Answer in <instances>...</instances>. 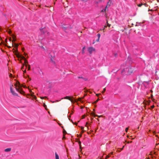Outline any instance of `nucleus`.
<instances>
[{"instance_id": "f257e3e1", "label": "nucleus", "mask_w": 159, "mask_h": 159, "mask_svg": "<svg viewBox=\"0 0 159 159\" xmlns=\"http://www.w3.org/2000/svg\"><path fill=\"white\" fill-rule=\"evenodd\" d=\"M15 85L16 86V89L17 91L21 94H23L24 93V92L22 90L21 85L19 81H17Z\"/></svg>"}, {"instance_id": "f03ea898", "label": "nucleus", "mask_w": 159, "mask_h": 159, "mask_svg": "<svg viewBox=\"0 0 159 159\" xmlns=\"http://www.w3.org/2000/svg\"><path fill=\"white\" fill-rule=\"evenodd\" d=\"M87 50L90 54H92L93 52H95V48L92 47H88L87 48Z\"/></svg>"}, {"instance_id": "7ed1b4c3", "label": "nucleus", "mask_w": 159, "mask_h": 159, "mask_svg": "<svg viewBox=\"0 0 159 159\" xmlns=\"http://www.w3.org/2000/svg\"><path fill=\"white\" fill-rule=\"evenodd\" d=\"M36 70L37 72V73H35L36 74H38L40 75H43V73L42 70L39 68H37Z\"/></svg>"}, {"instance_id": "20e7f679", "label": "nucleus", "mask_w": 159, "mask_h": 159, "mask_svg": "<svg viewBox=\"0 0 159 159\" xmlns=\"http://www.w3.org/2000/svg\"><path fill=\"white\" fill-rule=\"evenodd\" d=\"M13 86V85H11V86L10 87V91L11 92L12 94V95H13L14 96H18V94L17 93H16L13 90V89L12 87Z\"/></svg>"}, {"instance_id": "39448f33", "label": "nucleus", "mask_w": 159, "mask_h": 159, "mask_svg": "<svg viewBox=\"0 0 159 159\" xmlns=\"http://www.w3.org/2000/svg\"><path fill=\"white\" fill-rule=\"evenodd\" d=\"M15 55L18 58H20L22 59H23L24 60H25V58L22 55H20L19 53H17L16 52L15 53Z\"/></svg>"}, {"instance_id": "423d86ee", "label": "nucleus", "mask_w": 159, "mask_h": 159, "mask_svg": "<svg viewBox=\"0 0 159 159\" xmlns=\"http://www.w3.org/2000/svg\"><path fill=\"white\" fill-rule=\"evenodd\" d=\"M127 69L128 70L127 71L129 74H130L132 73L133 70V68L132 67L129 66L127 68Z\"/></svg>"}, {"instance_id": "0eeeda50", "label": "nucleus", "mask_w": 159, "mask_h": 159, "mask_svg": "<svg viewBox=\"0 0 159 159\" xmlns=\"http://www.w3.org/2000/svg\"><path fill=\"white\" fill-rule=\"evenodd\" d=\"M14 44V47H15L16 48V51H14L13 52H17V51H18V50H17V48H18V45L17 44H16L15 43H13Z\"/></svg>"}, {"instance_id": "6e6552de", "label": "nucleus", "mask_w": 159, "mask_h": 159, "mask_svg": "<svg viewBox=\"0 0 159 159\" xmlns=\"http://www.w3.org/2000/svg\"><path fill=\"white\" fill-rule=\"evenodd\" d=\"M68 99V100H70L71 102H73V100L71 99L70 97L69 96H66V97H64V98H62L61 99Z\"/></svg>"}, {"instance_id": "1a4fd4ad", "label": "nucleus", "mask_w": 159, "mask_h": 159, "mask_svg": "<svg viewBox=\"0 0 159 159\" xmlns=\"http://www.w3.org/2000/svg\"><path fill=\"white\" fill-rule=\"evenodd\" d=\"M40 30L41 33L43 34H44L45 33L47 32V30L43 28L40 29Z\"/></svg>"}, {"instance_id": "9d476101", "label": "nucleus", "mask_w": 159, "mask_h": 159, "mask_svg": "<svg viewBox=\"0 0 159 159\" xmlns=\"http://www.w3.org/2000/svg\"><path fill=\"white\" fill-rule=\"evenodd\" d=\"M12 37L13 38V40H12V43H13L15 41H16V36L14 35V34H12L11 35Z\"/></svg>"}, {"instance_id": "9b49d317", "label": "nucleus", "mask_w": 159, "mask_h": 159, "mask_svg": "<svg viewBox=\"0 0 159 159\" xmlns=\"http://www.w3.org/2000/svg\"><path fill=\"white\" fill-rule=\"evenodd\" d=\"M77 78H79V79H83V80H84L85 81L87 80H88L87 79L85 78H84L82 76H78L77 77Z\"/></svg>"}, {"instance_id": "f8f14e48", "label": "nucleus", "mask_w": 159, "mask_h": 159, "mask_svg": "<svg viewBox=\"0 0 159 159\" xmlns=\"http://www.w3.org/2000/svg\"><path fill=\"white\" fill-rule=\"evenodd\" d=\"M11 150V148H8L5 149L4 151L5 152H9Z\"/></svg>"}, {"instance_id": "ddd939ff", "label": "nucleus", "mask_w": 159, "mask_h": 159, "mask_svg": "<svg viewBox=\"0 0 159 159\" xmlns=\"http://www.w3.org/2000/svg\"><path fill=\"white\" fill-rule=\"evenodd\" d=\"M55 159H59V157L58 154L57 152H55Z\"/></svg>"}, {"instance_id": "4468645a", "label": "nucleus", "mask_w": 159, "mask_h": 159, "mask_svg": "<svg viewBox=\"0 0 159 159\" xmlns=\"http://www.w3.org/2000/svg\"><path fill=\"white\" fill-rule=\"evenodd\" d=\"M78 143H79V144L80 148V151L81 152V151H82V147H81V142L80 141H79L78 142Z\"/></svg>"}, {"instance_id": "2eb2a0df", "label": "nucleus", "mask_w": 159, "mask_h": 159, "mask_svg": "<svg viewBox=\"0 0 159 159\" xmlns=\"http://www.w3.org/2000/svg\"><path fill=\"white\" fill-rule=\"evenodd\" d=\"M84 98V97H83L82 98H78V100L80 101V102H83V101L81 99L82 98L83 99Z\"/></svg>"}, {"instance_id": "dca6fc26", "label": "nucleus", "mask_w": 159, "mask_h": 159, "mask_svg": "<svg viewBox=\"0 0 159 159\" xmlns=\"http://www.w3.org/2000/svg\"><path fill=\"white\" fill-rule=\"evenodd\" d=\"M106 22L107 23V26H108L109 27H110L111 25L108 23V21L107 20H106Z\"/></svg>"}, {"instance_id": "f3484780", "label": "nucleus", "mask_w": 159, "mask_h": 159, "mask_svg": "<svg viewBox=\"0 0 159 159\" xmlns=\"http://www.w3.org/2000/svg\"><path fill=\"white\" fill-rule=\"evenodd\" d=\"M107 27V26H106V25L104 26V28H103V29H100V30H101V31L103 30V32H104L105 31L104 30L105 29V28L106 27Z\"/></svg>"}, {"instance_id": "a211bd4d", "label": "nucleus", "mask_w": 159, "mask_h": 159, "mask_svg": "<svg viewBox=\"0 0 159 159\" xmlns=\"http://www.w3.org/2000/svg\"><path fill=\"white\" fill-rule=\"evenodd\" d=\"M34 94V93H33L31 95V96L32 97H33L34 98L36 99V97L35 96L33 95Z\"/></svg>"}, {"instance_id": "6ab92c4d", "label": "nucleus", "mask_w": 159, "mask_h": 159, "mask_svg": "<svg viewBox=\"0 0 159 159\" xmlns=\"http://www.w3.org/2000/svg\"><path fill=\"white\" fill-rule=\"evenodd\" d=\"M85 49V47H84L83 48H82V53L83 54H84V50Z\"/></svg>"}, {"instance_id": "aec40b11", "label": "nucleus", "mask_w": 159, "mask_h": 159, "mask_svg": "<svg viewBox=\"0 0 159 159\" xmlns=\"http://www.w3.org/2000/svg\"><path fill=\"white\" fill-rule=\"evenodd\" d=\"M30 65H28V70H30Z\"/></svg>"}, {"instance_id": "412c9836", "label": "nucleus", "mask_w": 159, "mask_h": 159, "mask_svg": "<svg viewBox=\"0 0 159 159\" xmlns=\"http://www.w3.org/2000/svg\"><path fill=\"white\" fill-rule=\"evenodd\" d=\"M99 100V98H98L94 102V103H96L97 102H98V101Z\"/></svg>"}, {"instance_id": "4be33fe9", "label": "nucleus", "mask_w": 159, "mask_h": 159, "mask_svg": "<svg viewBox=\"0 0 159 159\" xmlns=\"http://www.w3.org/2000/svg\"><path fill=\"white\" fill-rule=\"evenodd\" d=\"M142 5H143V4L142 3H141L140 4H139L138 5V6L139 7H141Z\"/></svg>"}, {"instance_id": "5701e85b", "label": "nucleus", "mask_w": 159, "mask_h": 159, "mask_svg": "<svg viewBox=\"0 0 159 159\" xmlns=\"http://www.w3.org/2000/svg\"><path fill=\"white\" fill-rule=\"evenodd\" d=\"M25 64H26L28 63V61L25 59Z\"/></svg>"}, {"instance_id": "b1692460", "label": "nucleus", "mask_w": 159, "mask_h": 159, "mask_svg": "<svg viewBox=\"0 0 159 159\" xmlns=\"http://www.w3.org/2000/svg\"><path fill=\"white\" fill-rule=\"evenodd\" d=\"M106 11V9H103L101 11L102 12H105Z\"/></svg>"}, {"instance_id": "393cba45", "label": "nucleus", "mask_w": 159, "mask_h": 159, "mask_svg": "<svg viewBox=\"0 0 159 159\" xmlns=\"http://www.w3.org/2000/svg\"><path fill=\"white\" fill-rule=\"evenodd\" d=\"M128 129H129V128L128 127H127V128H126V129H125V131L126 132H127Z\"/></svg>"}, {"instance_id": "a878e982", "label": "nucleus", "mask_w": 159, "mask_h": 159, "mask_svg": "<svg viewBox=\"0 0 159 159\" xmlns=\"http://www.w3.org/2000/svg\"><path fill=\"white\" fill-rule=\"evenodd\" d=\"M87 115H84L82 116V118L84 119L85 116H86Z\"/></svg>"}, {"instance_id": "bb28decb", "label": "nucleus", "mask_w": 159, "mask_h": 159, "mask_svg": "<svg viewBox=\"0 0 159 159\" xmlns=\"http://www.w3.org/2000/svg\"><path fill=\"white\" fill-rule=\"evenodd\" d=\"M97 36H98V38L99 39L100 38V34H97Z\"/></svg>"}, {"instance_id": "cd10ccee", "label": "nucleus", "mask_w": 159, "mask_h": 159, "mask_svg": "<svg viewBox=\"0 0 159 159\" xmlns=\"http://www.w3.org/2000/svg\"><path fill=\"white\" fill-rule=\"evenodd\" d=\"M25 65V64L24 63H23L22 64V66L21 67V69H22L24 67V66Z\"/></svg>"}, {"instance_id": "c85d7f7f", "label": "nucleus", "mask_w": 159, "mask_h": 159, "mask_svg": "<svg viewBox=\"0 0 159 159\" xmlns=\"http://www.w3.org/2000/svg\"><path fill=\"white\" fill-rule=\"evenodd\" d=\"M105 90H106V88H104V89H103V91H102V93H104L105 92Z\"/></svg>"}, {"instance_id": "c756f323", "label": "nucleus", "mask_w": 159, "mask_h": 159, "mask_svg": "<svg viewBox=\"0 0 159 159\" xmlns=\"http://www.w3.org/2000/svg\"><path fill=\"white\" fill-rule=\"evenodd\" d=\"M43 107L45 108L46 109V107H47V106L45 103L43 104Z\"/></svg>"}, {"instance_id": "7c9ffc66", "label": "nucleus", "mask_w": 159, "mask_h": 159, "mask_svg": "<svg viewBox=\"0 0 159 159\" xmlns=\"http://www.w3.org/2000/svg\"><path fill=\"white\" fill-rule=\"evenodd\" d=\"M63 134L66 133V131L64 129V130L63 131Z\"/></svg>"}, {"instance_id": "2f4dec72", "label": "nucleus", "mask_w": 159, "mask_h": 159, "mask_svg": "<svg viewBox=\"0 0 159 159\" xmlns=\"http://www.w3.org/2000/svg\"><path fill=\"white\" fill-rule=\"evenodd\" d=\"M8 32L9 33V34H11V30H9L8 31Z\"/></svg>"}, {"instance_id": "473e14b6", "label": "nucleus", "mask_w": 159, "mask_h": 159, "mask_svg": "<svg viewBox=\"0 0 159 159\" xmlns=\"http://www.w3.org/2000/svg\"><path fill=\"white\" fill-rule=\"evenodd\" d=\"M101 95V94L100 93H99V94H96V96L97 97H98L99 96V95Z\"/></svg>"}, {"instance_id": "72a5a7b5", "label": "nucleus", "mask_w": 159, "mask_h": 159, "mask_svg": "<svg viewBox=\"0 0 159 159\" xmlns=\"http://www.w3.org/2000/svg\"><path fill=\"white\" fill-rule=\"evenodd\" d=\"M94 113H93V112H92L91 113V115L92 116H94Z\"/></svg>"}, {"instance_id": "f704fd0d", "label": "nucleus", "mask_w": 159, "mask_h": 159, "mask_svg": "<svg viewBox=\"0 0 159 159\" xmlns=\"http://www.w3.org/2000/svg\"><path fill=\"white\" fill-rule=\"evenodd\" d=\"M109 157V156L108 155H107L105 158L106 159L107 158Z\"/></svg>"}, {"instance_id": "c9c22d12", "label": "nucleus", "mask_w": 159, "mask_h": 159, "mask_svg": "<svg viewBox=\"0 0 159 159\" xmlns=\"http://www.w3.org/2000/svg\"><path fill=\"white\" fill-rule=\"evenodd\" d=\"M99 39L98 38L96 40V41L97 42H98L99 41Z\"/></svg>"}, {"instance_id": "e433bc0d", "label": "nucleus", "mask_w": 159, "mask_h": 159, "mask_svg": "<svg viewBox=\"0 0 159 159\" xmlns=\"http://www.w3.org/2000/svg\"><path fill=\"white\" fill-rule=\"evenodd\" d=\"M41 48H42L44 50L45 49V48H44V47L43 46H42L41 47Z\"/></svg>"}, {"instance_id": "4c0bfd02", "label": "nucleus", "mask_w": 159, "mask_h": 159, "mask_svg": "<svg viewBox=\"0 0 159 159\" xmlns=\"http://www.w3.org/2000/svg\"><path fill=\"white\" fill-rule=\"evenodd\" d=\"M117 53H115L114 54V56H115L116 57H117Z\"/></svg>"}, {"instance_id": "58836bf2", "label": "nucleus", "mask_w": 159, "mask_h": 159, "mask_svg": "<svg viewBox=\"0 0 159 159\" xmlns=\"http://www.w3.org/2000/svg\"><path fill=\"white\" fill-rule=\"evenodd\" d=\"M51 60L52 62L54 63H55L54 61L52 59H51Z\"/></svg>"}, {"instance_id": "ea45409f", "label": "nucleus", "mask_w": 159, "mask_h": 159, "mask_svg": "<svg viewBox=\"0 0 159 159\" xmlns=\"http://www.w3.org/2000/svg\"><path fill=\"white\" fill-rule=\"evenodd\" d=\"M102 116V115H101V116H98H98L97 117H98L99 118H100V117H101Z\"/></svg>"}, {"instance_id": "a19ab883", "label": "nucleus", "mask_w": 159, "mask_h": 159, "mask_svg": "<svg viewBox=\"0 0 159 159\" xmlns=\"http://www.w3.org/2000/svg\"><path fill=\"white\" fill-rule=\"evenodd\" d=\"M26 72V69H25V70H24L23 71V73H24V74H25Z\"/></svg>"}, {"instance_id": "79ce46f5", "label": "nucleus", "mask_w": 159, "mask_h": 159, "mask_svg": "<svg viewBox=\"0 0 159 159\" xmlns=\"http://www.w3.org/2000/svg\"><path fill=\"white\" fill-rule=\"evenodd\" d=\"M154 107V105H152L151 107L152 109Z\"/></svg>"}, {"instance_id": "37998d69", "label": "nucleus", "mask_w": 159, "mask_h": 159, "mask_svg": "<svg viewBox=\"0 0 159 159\" xmlns=\"http://www.w3.org/2000/svg\"><path fill=\"white\" fill-rule=\"evenodd\" d=\"M84 129V127H81V129L82 130H83Z\"/></svg>"}, {"instance_id": "c03bdc74", "label": "nucleus", "mask_w": 159, "mask_h": 159, "mask_svg": "<svg viewBox=\"0 0 159 159\" xmlns=\"http://www.w3.org/2000/svg\"><path fill=\"white\" fill-rule=\"evenodd\" d=\"M94 117H96L98 116V115L94 114Z\"/></svg>"}, {"instance_id": "a18cd8bd", "label": "nucleus", "mask_w": 159, "mask_h": 159, "mask_svg": "<svg viewBox=\"0 0 159 159\" xmlns=\"http://www.w3.org/2000/svg\"><path fill=\"white\" fill-rule=\"evenodd\" d=\"M124 146H123V147L122 148H121V149H120L121 151V150H122L123 149V148H124Z\"/></svg>"}, {"instance_id": "49530a36", "label": "nucleus", "mask_w": 159, "mask_h": 159, "mask_svg": "<svg viewBox=\"0 0 159 159\" xmlns=\"http://www.w3.org/2000/svg\"><path fill=\"white\" fill-rule=\"evenodd\" d=\"M28 78H29V80H31V79L29 77V75H28Z\"/></svg>"}, {"instance_id": "de8ad7c7", "label": "nucleus", "mask_w": 159, "mask_h": 159, "mask_svg": "<svg viewBox=\"0 0 159 159\" xmlns=\"http://www.w3.org/2000/svg\"><path fill=\"white\" fill-rule=\"evenodd\" d=\"M21 87H23L24 88H26V86H24V85H21Z\"/></svg>"}, {"instance_id": "09e8293b", "label": "nucleus", "mask_w": 159, "mask_h": 159, "mask_svg": "<svg viewBox=\"0 0 159 159\" xmlns=\"http://www.w3.org/2000/svg\"><path fill=\"white\" fill-rule=\"evenodd\" d=\"M12 74H10L9 75V76H10V77H12Z\"/></svg>"}, {"instance_id": "8fccbe9b", "label": "nucleus", "mask_w": 159, "mask_h": 159, "mask_svg": "<svg viewBox=\"0 0 159 159\" xmlns=\"http://www.w3.org/2000/svg\"><path fill=\"white\" fill-rule=\"evenodd\" d=\"M107 6H110V5H109V2H107Z\"/></svg>"}, {"instance_id": "3c124183", "label": "nucleus", "mask_w": 159, "mask_h": 159, "mask_svg": "<svg viewBox=\"0 0 159 159\" xmlns=\"http://www.w3.org/2000/svg\"><path fill=\"white\" fill-rule=\"evenodd\" d=\"M40 98L41 99H44V97H40Z\"/></svg>"}, {"instance_id": "603ef678", "label": "nucleus", "mask_w": 159, "mask_h": 159, "mask_svg": "<svg viewBox=\"0 0 159 159\" xmlns=\"http://www.w3.org/2000/svg\"><path fill=\"white\" fill-rule=\"evenodd\" d=\"M85 126L87 127L88 129H89V127L87 126V125L86 124Z\"/></svg>"}, {"instance_id": "864d4df0", "label": "nucleus", "mask_w": 159, "mask_h": 159, "mask_svg": "<svg viewBox=\"0 0 159 159\" xmlns=\"http://www.w3.org/2000/svg\"><path fill=\"white\" fill-rule=\"evenodd\" d=\"M132 142V141H130V142H127V143H131Z\"/></svg>"}, {"instance_id": "5fc2aeb1", "label": "nucleus", "mask_w": 159, "mask_h": 159, "mask_svg": "<svg viewBox=\"0 0 159 159\" xmlns=\"http://www.w3.org/2000/svg\"><path fill=\"white\" fill-rule=\"evenodd\" d=\"M143 5H144L145 6H146L147 4L146 3H144V4H143Z\"/></svg>"}, {"instance_id": "6e6d98bb", "label": "nucleus", "mask_w": 159, "mask_h": 159, "mask_svg": "<svg viewBox=\"0 0 159 159\" xmlns=\"http://www.w3.org/2000/svg\"><path fill=\"white\" fill-rule=\"evenodd\" d=\"M25 66H26V67L27 66H28V65L27 64H25Z\"/></svg>"}, {"instance_id": "4d7b16f0", "label": "nucleus", "mask_w": 159, "mask_h": 159, "mask_svg": "<svg viewBox=\"0 0 159 159\" xmlns=\"http://www.w3.org/2000/svg\"><path fill=\"white\" fill-rule=\"evenodd\" d=\"M9 40L10 41H11V38H10L9 39Z\"/></svg>"}, {"instance_id": "13d9d810", "label": "nucleus", "mask_w": 159, "mask_h": 159, "mask_svg": "<svg viewBox=\"0 0 159 159\" xmlns=\"http://www.w3.org/2000/svg\"><path fill=\"white\" fill-rule=\"evenodd\" d=\"M84 131L83 130L82 131V133H83L84 132Z\"/></svg>"}, {"instance_id": "bf43d9fd", "label": "nucleus", "mask_w": 159, "mask_h": 159, "mask_svg": "<svg viewBox=\"0 0 159 159\" xmlns=\"http://www.w3.org/2000/svg\"><path fill=\"white\" fill-rule=\"evenodd\" d=\"M107 6H106V7L105 8V9H107Z\"/></svg>"}, {"instance_id": "052dcab7", "label": "nucleus", "mask_w": 159, "mask_h": 159, "mask_svg": "<svg viewBox=\"0 0 159 159\" xmlns=\"http://www.w3.org/2000/svg\"><path fill=\"white\" fill-rule=\"evenodd\" d=\"M5 41H6V42H7V39H5Z\"/></svg>"}, {"instance_id": "680f3d73", "label": "nucleus", "mask_w": 159, "mask_h": 159, "mask_svg": "<svg viewBox=\"0 0 159 159\" xmlns=\"http://www.w3.org/2000/svg\"><path fill=\"white\" fill-rule=\"evenodd\" d=\"M22 50L23 51L24 50V48H22Z\"/></svg>"}, {"instance_id": "e2e57ef3", "label": "nucleus", "mask_w": 159, "mask_h": 159, "mask_svg": "<svg viewBox=\"0 0 159 159\" xmlns=\"http://www.w3.org/2000/svg\"><path fill=\"white\" fill-rule=\"evenodd\" d=\"M83 1L84 2H87V0H83Z\"/></svg>"}, {"instance_id": "0e129e2a", "label": "nucleus", "mask_w": 159, "mask_h": 159, "mask_svg": "<svg viewBox=\"0 0 159 159\" xmlns=\"http://www.w3.org/2000/svg\"><path fill=\"white\" fill-rule=\"evenodd\" d=\"M24 55H25V56H26V55H27V54H26V53H24Z\"/></svg>"}, {"instance_id": "69168bd1", "label": "nucleus", "mask_w": 159, "mask_h": 159, "mask_svg": "<svg viewBox=\"0 0 159 159\" xmlns=\"http://www.w3.org/2000/svg\"><path fill=\"white\" fill-rule=\"evenodd\" d=\"M152 97H153V95H151V97H152Z\"/></svg>"}, {"instance_id": "338daca9", "label": "nucleus", "mask_w": 159, "mask_h": 159, "mask_svg": "<svg viewBox=\"0 0 159 159\" xmlns=\"http://www.w3.org/2000/svg\"><path fill=\"white\" fill-rule=\"evenodd\" d=\"M59 101L57 100H56V101H55V102H59Z\"/></svg>"}, {"instance_id": "774afa93", "label": "nucleus", "mask_w": 159, "mask_h": 159, "mask_svg": "<svg viewBox=\"0 0 159 159\" xmlns=\"http://www.w3.org/2000/svg\"><path fill=\"white\" fill-rule=\"evenodd\" d=\"M30 93H31L32 92V91L31 90H30Z\"/></svg>"}]
</instances>
